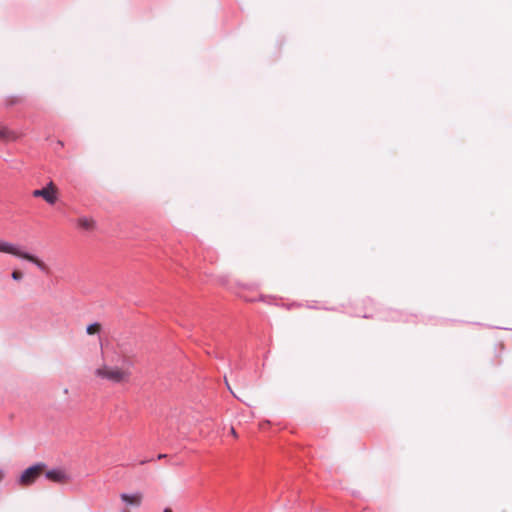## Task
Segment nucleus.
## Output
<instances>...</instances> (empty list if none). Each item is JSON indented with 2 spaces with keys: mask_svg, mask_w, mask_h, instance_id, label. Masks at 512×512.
Segmentation results:
<instances>
[{
  "mask_svg": "<svg viewBox=\"0 0 512 512\" xmlns=\"http://www.w3.org/2000/svg\"><path fill=\"white\" fill-rule=\"evenodd\" d=\"M47 465L44 462H37L22 471L17 479L20 486H30L43 474Z\"/></svg>",
  "mask_w": 512,
  "mask_h": 512,
  "instance_id": "obj_1",
  "label": "nucleus"
},
{
  "mask_svg": "<svg viewBox=\"0 0 512 512\" xmlns=\"http://www.w3.org/2000/svg\"><path fill=\"white\" fill-rule=\"evenodd\" d=\"M95 374L97 377L107 379L112 383H121L128 378V374L126 372L119 368H111L108 366L96 369Z\"/></svg>",
  "mask_w": 512,
  "mask_h": 512,
  "instance_id": "obj_2",
  "label": "nucleus"
},
{
  "mask_svg": "<svg viewBox=\"0 0 512 512\" xmlns=\"http://www.w3.org/2000/svg\"><path fill=\"white\" fill-rule=\"evenodd\" d=\"M34 197L43 198L48 204L53 205L57 200L56 190L53 182H49L45 187L33 191Z\"/></svg>",
  "mask_w": 512,
  "mask_h": 512,
  "instance_id": "obj_3",
  "label": "nucleus"
},
{
  "mask_svg": "<svg viewBox=\"0 0 512 512\" xmlns=\"http://www.w3.org/2000/svg\"><path fill=\"white\" fill-rule=\"evenodd\" d=\"M45 478L55 483H65L70 480V476L61 468L46 471Z\"/></svg>",
  "mask_w": 512,
  "mask_h": 512,
  "instance_id": "obj_4",
  "label": "nucleus"
},
{
  "mask_svg": "<svg viewBox=\"0 0 512 512\" xmlns=\"http://www.w3.org/2000/svg\"><path fill=\"white\" fill-rule=\"evenodd\" d=\"M121 501L127 506L140 507L143 500V494L140 491L134 493H121Z\"/></svg>",
  "mask_w": 512,
  "mask_h": 512,
  "instance_id": "obj_5",
  "label": "nucleus"
},
{
  "mask_svg": "<svg viewBox=\"0 0 512 512\" xmlns=\"http://www.w3.org/2000/svg\"><path fill=\"white\" fill-rule=\"evenodd\" d=\"M18 257L28 260V261L34 263L40 270H42L44 272H48V267L46 266V264L43 261H41L40 259H38L36 256H34L33 254H31L29 252L20 251Z\"/></svg>",
  "mask_w": 512,
  "mask_h": 512,
  "instance_id": "obj_6",
  "label": "nucleus"
},
{
  "mask_svg": "<svg viewBox=\"0 0 512 512\" xmlns=\"http://www.w3.org/2000/svg\"><path fill=\"white\" fill-rule=\"evenodd\" d=\"M20 249L15 244H12L10 242L0 240V252L12 254L14 256H19Z\"/></svg>",
  "mask_w": 512,
  "mask_h": 512,
  "instance_id": "obj_7",
  "label": "nucleus"
},
{
  "mask_svg": "<svg viewBox=\"0 0 512 512\" xmlns=\"http://www.w3.org/2000/svg\"><path fill=\"white\" fill-rule=\"evenodd\" d=\"M18 136L19 135L13 130H10L5 126L0 127V140L14 141L18 138Z\"/></svg>",
  "mask_w": 512,
  "mask_h": 512,
  "instance_id": "obj_8",
  "label": "nucleus"
},
{
  "mask_svg": "<svg viewBox=\"0 0 512 512\" xmlns=\"http://www.w3.org/2000/svg\"><path fill=\"white\" fill-rule=\"evenodd\" d=\"M78 225L85 230H90L94 226V220L87 217H81L78 220Z\"/></svg>",
  "mask_w": 512,
  "mask_h": 512,
  "instance_id": "obj_9",
  "label": "nucleus"
},
{
  "mask_svg": "<svg viewBox=\"0 0 512 512\" xmlns=\"http://www.w3.org/2000/svg\"><path fill=\"white\" fill-rule=\"evenodd\" d=\"M100 330V324L98 322H94L92 324H89L86 328V332L89 335H92Z\"/></svg>",
  "mask_w": 512,
  "mask_h": 512,
  "instance_id": "obj_10",
  "label": "nucleus"
},
{
  "mask_svg": "<svg viewBox=\"0 0 512 512\" xmlns=\"http://www.w3.org/2000/svg\"><path fill=\"white\" fill-rule=\"evenodd\" d=\"M11 277L15 281H20L23 278V274L22 272L15 270L12 272Z\"/></svg>",
  "mask_w": 512,
  "mask_h": 512,
  "instance_id": "obj_11",
  "label": "nucleus"
},
{
  "mask_svg": "<svg viewBox=\"0 0 512 512\" xmlns=\"http://www.w3.org/2000/svg\"><path fill=\"white\" fill-rule=\"evenodd\" d=\"M19 102V99L17 97H13L11 100L7 102V105H14Z\"/></svg>",
  "mask_w": 512,
  "mask_h": 512,
  "instance_id": "obj_12",
  "label": "nucleus"
},
{
  "mask_svg": "<svg viewBox=\"0 0 512 512\" xmlns=\"http://www.w3.org/2000/svg\"><path fill=\"white\" fill-rule=\"evenodd\" d=\"M165 457H166V454H159V455L157 456V458H158V459H162V458H165Z\"/></svg>",
  "mask_w": 512,
  "mask_h": 512,
  "instance_id": "obj_13",
  "label": "nucleus"
},
{
  "mask_svg": "<svg viewBox=\"0 0 512 512\" xmlns=\"http://www.w3.org/2000/svg\"><path fill=\"white\" fill-rule=\"evenodd\" d=\"M163 512H172V510L170 508H165Z\"/></svg>",
  "mask_w": 512,
  "mask_h": 512,
  "instance_id": "obj_14",
  "label": "nucleus"
},
{
  "mask_svg": "<svg viewBox=\"0 0 512 512\" xmlns=\"http://www.w3.org/2000/svg\"><path fill=\"white\" fill-rule=\"evenodd\" d=\"M121 512H130L128 509H123Z\"/></svg>",
  "mask_w": 512,
  "mask_h": 512,
  "instance_id": "obj_15",
  "label": "nucleus"
},
{
  "mask_svg": "<svg viewBox=\"0 0 512 512\" xmlns=\"http://www.w3.org/2000/svg\"><path fill=\"white\" fill-rule=\"evenodd\" d=\"M3 474L2 470H0V476Z\"/></svg>",
  "mask_w": 512,
  "mask_h": 512,
  "instance_id": "obj_16",
  "label": "nucleus"
}]
</instances>
